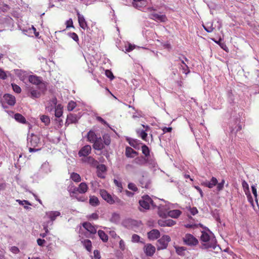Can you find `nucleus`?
I'll list each match as a JSON object with an SVG mask.
<instances>
[{"label": "nucleus", "mask_w": 259, "mask_h": 259, "mask_svg": "<svg viewBox=\"0 0 259 259\" xmlns=\"http://www.w3.org/2000/svg\"><path fill=\"white\" fill-rule=\"evenodd\" d=\"M27 140V145L30 152H36L40 150L42 142L40 135L33 133L28 134Z\"/></svg>", "instance_id": "nucleus-1"}, {"label": "nucleus", "mask_w": 259, "mask_h": 259, "mask_svg": "<svg viewBox=\"0 0 259 259\" xmlns=\"http://www.w3.org/2000/svg\"><path fill=\"white\" fill-rule=\"evenodd\" d=\"M170 208L166 204L165 205L160 204L159 206V214L160 217L166 218L167 216L172 218H178L182 213V212L178 209L168 211Z\"/></svg>", "instance_id": "nucleus-2"}, {"label": "nucleus", "mask_w": 259, "mask_h": 259, "mask_svg": "<svg viewBox=\"0 0 259 259\" xmlns=\"http://www.w3.org/2000/svg\"><path fill=\"white\" fill-rule=\"evenodd\" d=\"M200 240L202 242V248H214L215 239L210 233L202 231Z\"/></svg>", "instance_id": "nucleus-3"}, {"label": "nucleus", "mask_w": 259, "mask_h": 259, "mask_svg": "<svg viewBox=\"0 0 259 259\" xmlns=\"http://www.w3.org/2000/svg\"><path fill=\"white\" fill-rule=\"evenodd\" d=\"M147 2L146 0H133V5L134 7L144 12H151L152 11H156L153 7L146 8Z\"/></svg>", "instance_id": "nucleus-4"}, {"label": "nucleus", "mask_w": 259, "mask_h": 259, "mask_svg": "<svg viewBox=\"0 0 259 259\" xmlns=\"http://www.w3.org/2000/svg\"><path fill=\"white\" fill-rule=\"evenodd\" d=\"M183 241L185 244L190 246H196L198 244V240L193 235L187 233L183 237Z\"/></svg>", "instance_id": "nucleus-5"}, {"label": "nucleus", "mask_w": 259, "mask_h": 259, "mask_svg": "<svg viewBox=\"0 0 259 259\" xmlns=\"http://www.w3.org/2000/svg\"><path fill=\"white\" fill-rule=\"evenodd\" d=\"M139 204L141 208L140 210L142 211L143 209H149L150 205H153V201L151 198L148 195L144 196L142 199L139 200Z\"/></svg>", "instance_id": "nucleus-6"}, {"label": "nucleus", "mask_w": 259, "mask_h": 259, "mask_svg": "<svg viewBox=\"0 0 259 259\" xmlns=\"http://www.w3.org/2000/svg\"><path fill=\"white\" fill-rule=\"evenodd\" d=\"M100 194L102 198L110 204H114L118 200L117 197L111 196L105 190H101Z\"/></svg>", "instance_id": "nucleus-7"}, {"label": "nucleus", "mask_w": 259, "mask_h": 259, "mask_svg": "<svg viewBox=\"0 0 259 259\" xmlns=\"http://www.w3.org/2000/svg\"><path fill=\"white\" fill-rule=\"evenodd\" d=\"M170 241V238L168 235L163 236L160 239L158 240V249H163L167 247L169 242Z\"/></svg>", "instance_id": "nucleus-8"}, {"label": "nucleus", "mask_w": 259, "mask_h": 259, "mask_svg": "<svg viewBox=\"0 0 259 259\" xmlns=\"http://www.w3.org/2000/svg\"><path fill=\"white\" fill-rule=\"evenodd\" d=\"M82 226L88 233H89V234L86 235L87 237H92V235H94L97 233V229L90 223H84L82 224Z\"/></svg>", "instance_id": "nucleus-9"}, {"label": "nucleus", "mask_w": 259, "mask_h": 259, "mask_svg": "<svg viewBox=\"0 0 259 259\" xmlns=\"http://www.w3.org/2000/svg\"><path fill=\"white\" fill-rule=\"evenodd\" d=\"M92 151V148L90 145H85L83 146L82 148L78 152V155L80 157H83V158L87 157L89 155Z\"/></svg>", "instance_id": "nucleus-10"}, {"label": "nucleus", "mask_w": 259, "mask_h": 259, "mask_svg": "<svg viewBox=\"0 0 259 259\" xmlns=\"http://www.w3.org/2000/svg\"><path fill=\"white\" fill-rule=\"evenodd\" d=\"M155 247L151 244H147L144 247V251L147 256H152L155 252Z\"/></svg>", "instance_id": "nucleus-11"}, {"label": "nucleus", "mask_w": 259, "mask_h": 259, "mask_svg": "<svg viewBox=\"0 0 259 259\" xmlns=\"http://www.w3.org/2000/svg\"><path fill=\"white\" fill-rule=\"evenodd\" d=\"M3 99L4 101L10 106H14L16 103L15 97L11 94L4 95Z\"/></svg>", "instance_id": "nucleus-12"}, {"label": "nucleus", "mask_w": 259, "mask_h": 259, "mask_svg": "<svg viewBox=\"0 0 259 259\" xmlns=\"http://www.w3.org/2000/svg\"><path fill=\"white\" fill-rule=\"evenodd\" d=\"M150 18L157 22H164L167 21V18L165 15H160L153 13L150 15Z\"/></svg>", "instance_id": "nucleus-13"}, {"label": "nucleus", "mask_w": 259, "mask_h": 259, "mask_svg": "<svg viewBox=\"0 0 259 259\" xmlns=\"http://www.w3.org/2000/svg\"><path fill=\"white\" fill-rule=\"evenodd\" d=\"M81 161L83 163L90 164L92 166H96L98 161L92 156H87L81 158Z\"/></svg>", "instance_id": "nucleus-14"}, {"label": "nucleus", "mask_w": 259, "mask_h": 259, "mask_svg": "<svg viewBox=\"0 0 259 259\" xmlns=\"http://www.w3.org/2000/svg\"><path fill=\"white\" fill-rule=\"evenodd\" d=\"M93 148L97 150H101L104 148V144L100 137H98L93 143Z\"/></svg>", "instance_id": "nucleus-15"}, {"label": "nucleus", "mask_w": 259, "mask_h": 259, "mask_svg": "<svg viewBox=\"0 0 259 259\" xmlns=\"http://www.w3.org/2000/svg\"><path fill=\"white\" fill-rule=\"evenodd\" d=\"M77 15L79 26L83 29L85 30L88 28V25L84 16L81 15L78 12L77 13Z\"/></svg>", "instance_id": "nucleus-16"}, {"label": "nucleus", "mask_w": 259, "mask_h": 259, "mask_svg": "<svg viewBox=\"0 0 259 259\" xmlns=\"http://www.w3.org/2000/svg\"><path fill=\"white\" fill-rule=\"evenodd\" d=\"M60 215V212L58 211H50L46 212L45 218L50 219L51 221H55L57 217Z\"/></svg>", "instance_id": "nucleus-17"}, {"label": "nucleus", "mask_w": 259, "mask_h": 259, "mask_svg": "<svg viewBox=\"0 0 259 259\" xmlns=\"http://www.w3.org/2000/svg\"><path fill=\"white\" fill-rule=\"evenodd\" d=\"M218 184L217 179L212 177L210 181H205L202 183V185L207 187L209 188H212Z\"/></svg>", "instance_id": "nucleus-18"}, {"label": "nucleus", "mask_w": 259, "mask_h": 259, "mask_svg": "<svg viewBox=\"0 0 259 259\" xmlns=\"http://www.w3.org/2000/svg\"><path fill=\"white\" fill-rule=\"evenodd\" d=\"M160 236V232L157 229H153L148 233V237L150 240H155Z\"/></svg>", "instance_id": "nucleus-19"}, {"label": "nucleus", "mask_w": 259, "mask_h": 259, "mask_svg": "<svg viewBox=\"0 0 259 259\" xmlns=\"http://www.w3.org/2000/svg\"><path fill=\"white\" fill-rule=\"evenodd\" d=\"M120 220V216L118 213L113 212L111 214L109 221L114 224H118Z\"/></svg>", "instance_id": "nucleus-20"}, {"label": "nucleus", "mask_w": 259, "mask_h": 259, "mask_svg": "<svg viewBox=\"0 0 259 259\" xmlns=\"http://www.w3.org/2000/svg\"><path fill=\"white\" fill-rule=\"evenodd\" d=\"M138 152L133 150L131 147H127L125 149V155L127 157L133 158L138 155Z\"/></svg>", "instance_id": "nucleus-21"}, {"label": "nucleus", "mask_w": 259, "mask_h": 259, "mask_svg": "<svg viewBox=\"0 0 259 259\" xmlns=\"http://www.w3.org/2000/svg\"><path fill=\"white\" fill-rule=\"evenodd\" d=\"M97 135L93 131H90L87 135L88 141L93 143L98 138Z\"/></svg>", "instance_id": "nucleus-22"}, {"label": "nucleus", "mask_w": 259, "mask_h": 259, "mask_svg": "<svg viewBox=\"0 0 259 259\" xmlns=\"http://www.w3.org/2000/svg\"><path fill=\"white\" fill-rule=\"evenodd\" d=\"M28 80L30 83L37 85L40 82L41 79L36 75H30L28 76Z\"/></svg>", "instance_id": "nucleus-23"}, {"label": "nucleus", "mask_w": 259, "mask_h": 259, "mask_svg": "<svg viewBox=\"0 0 259 259\" xmlns=\"http://www.w3.org/2000/svg\"><path fill=\"white\" fill-rule=\"evenodd\" d=\"M17 74L19 78L24 82L27 79H28V76H29L26 72L22 70H20Z\"/></svg>", "instance_id": "nucleus-24"}, {"label": "nucleus", "mask_w": 259, "mask_h": 259, "mask_svg": "<svg viewBox=\"0 0 259 259\" xmlns=\"http://www.w3.org/2000/svg\"><path fill=\"white\" fill-rule=\"evenodd\" d=\"M146 158L143 156L138 157L134 159V162L139 165H144L146 163Z\"/></svg>", "instance_id": "nucleus-25"}, {"label": "nucleus", "mask_w": 259, "mask_h": 259, "mask_svg": "<svg viewBox=\"0 0 259 259\" xmlns=\"http://www.w3.org/2000/svg\"><path fill=\"white\" fill-rule=\"evenodd\" d=\"M88 189V185L85 183H81L77 188V191L80 193H85Z\"/></svg>", "instance_id": "nucleus-26"}, {"label": "nucleus", "mask_w": 259, "mask_h": 259, "mask_svg": "<svg viewBox=\"0 0 259 259\" xmlns=\"http://www.w3.org/2000/svg\"><path fill=\"white\" fill-rule=\"evenodd\" d=\"M176 224V222L172 220H167L165 221H159V224L162 226H172Z\"/></svg>", "instance_id": "nucleus-27"}, {"label": "nucleus", "mask_w": 259, "mask_h": 259, "mask_svg": "<svg viewBox=\"0 0 259 259\" xmlns=\"http://www.w3.org/2000/svg\"><path fill=\"white\" fill-rule=\"evenodd\" d=\"M29 93L30 95L29 96L33 99L40 97L41 94L40 92L34 89H30L29 90Z\"/></svg>", "instance_id": "nucleus-28"}, {"label": "nucleus", "mask_w": 259, "mask_h": 259, "mask_svg": "<svg viewBox=\"0 0 259 259\" xmlns=\"http://www.w3.org/2000/svg\"><path fill=\"white\" fill-rule=\"evenodd\" d=\"M89 202L90 204L93 206H96L99 205L100 203L98 198L95 196H90Z\"/></svg>", "instance_id": "nucleus-29"}, {"label": "nucleus", "mask_w": 259, "mask_h": 259, "mask_svg": "<svg viewBox=\"0 0 259 259\" xmlns=\"http://www.w3.org/2000/svg\"><path fill=\"white\" fill-rule=\"evenodd\" d=\"M14 118L17 121L22 123H25L26 121L25 117L19 113L15 114L14 115Z\"/></svg>", "instance_id": "nucleus-30"}, {"label": "nucleus", "mask_w": 259, "mask_h": 259, "mask_svg": "<svg viewBox=\"0 0 259 259\" xmlns=\"http://www.w3.org/2000/svg\"><path fill=\"white\" fill-rule=\"evenodd\" d=\"M63 113V107L61 105H58L55 109V116L57 117H60L62 116Z\"/></svg>", "instance_id": "nucleus-31"}, {"label": "nucleus", "mask_w": 259, "mask_h": 259, "mask_svg": "<svg viewBox=\"0 0 259 259\" xmlns=\"http://www.w3.org/2000/svg\"><path fill=\"white\" fill-rule=\"evenodd\" d=\"M98 235L100 238L104 242H106L108 240V237L106 234L102 230H99L98 232Z\"/></svg>", "instance_id": "nucleus-32"}, {"label": "nucleus", "mask_w": 259, "mask_h": 259, "mask_svg": "<svg viewBox=\"0 0 259 259\" xmlns=\"http://www.w3.org/2000/svg\"><path fill=\"white\" fill-rule=\"evenodd\" d=\"M81 242L82 243L83 245L86 248V249L89 251H91L92 250V242L90 240L85 239L83 241H82Z\"/></svg>", "instance_id": "nucleus-33"}, {"label": "nucleus", "mask_w": 259, "mask_h": 259, "mask_svg": "<svg viewBox=\"0 0 259 259\" xmlns=\"http://www.w3.org/2000/svg\"><path fill=\"white\" fill-rule=\"evenodd\" d=\"M176 252L180 255H185V253L186 252V248L185 247H179V246H176Z\"/></svg>", "instance_id": "nucleus-34"}, {"label": "nucleus", "mask_w": 259, "mask_h": 259, "mask_svg": "<svg viewBox=\"0 0 259 259\" xmlns=\"http://www.w3.org/2000/svg\"><path fill=\"white\" fill-rule=\"evenodd\" d=\"M37 85L41 93H44L46 91L47 83L45 82H43L42 80L40 81V82Z\"/></svg>", "instance_id": "nucleus-35"}, {"label": "nucleus", "mask_w": 259, "mask_h": 259, "mask_svg": "<svg viewBox=\"0 0 259 259\" xmlns=\"http://www.w3.org/2000/svg\"><path fill=\"white\" fill-rule=\"evenodd\" d=\"M71 179L75 182H79L81 181V177L77 173L72 172L70 175Z\"/></svg>", "instance_id": "nucleus-36"}, {"label": "nucleus", "mask_w": 259, "mask_h": 259, "mask_svg": "<svg viewBox=\"0 0 259 259\" xmlns=\"http://www.w3.org/2000/svg\"><path fill=\"white\" fill-rule=\"evenodd\" d=\"M146 163H148L150 167H154L156 165V163L154 159L151 158L149 156L146 157Z\"/></svg>", "instance_id": "nucleus-37"}, {"label": "nucleus", "mask_w": 259, "mask_h": 259, "mask_svg": "<svg viewBox=\"0 0 259 259\" xmlns=\"http://www.w3.org/2000/svg\"><path fill=\"white\" fill-rule=\"evenodd\" d=\"M182 63L183 65H181V68L182 70L183 73H185L186 74H188L189 73L190 71L189 70L187 65L185 63V62L183 60L182 61Z\"/></svg>", "instance_id": "nucleus-38"}, {"label": "nucleus", "mask_w": 259, "mask_h": 259, "mask_svg": "<svg viewBox=\"0 0 259 259\" xmlns=\"http://www.w3.org/2000/svg\"><path fill=\"white\" fill-rule=\"evenodd\" d=\"M142 151L143 154L145 155V157H147L149 156L150 150L149 148L145 145L142 146Z\"/></svg>", "instance_id": "nucleus-39"}, {"label": "nucleus", "mask_w": 259, "mask_h": 259, "mask_svg": "<svg viewBox=\"0 0 259 259\" xmlns=\"http://www.w3.org/2000/svg\"><path fill=\"white\" fill-rule=\"evenodd\" d=\"M203 27L204 28V29L208 32H212L214 29L213 27H212V23H207L206 26L203 25Z\"/></svg>", "instance_id": "nucleus-40"}, {"label": "nucleus", "mask_w": 259, "mask_h": 259, "mask_svg": "<svg viewBox=\"0 0 259 259\" xmlns=\"http://www.w3.org/2000/svg\"><path fill=\"white\" fill-rule=\"evenodd\" d=\"M40 119L41 121L45 123V125H48L50 123V118L47 115H43L41 116Z\"/></svg>", "instance_id": "nucleus-41"}, {"label": "nucleus", "mask_w": 259, "mask_h": 259, "mask_svg": "<svg viewBox=\"0 0 259 259\" xmlns=\"http://www.w3.org/2000/svg\"><path fill=\"white\" fill-rule=\"evenodd\" d=\"M103 139L104 140V145H109L110 144V138L108 135H104L103 136Z\"/></svg>", "instance_id": "nucleus-42"}, {"label": "nucleus", "mask_w": 259, "mask_h": 259, "mask_svg": "<svg viewBox=\"0 0 259 259\" xmlns=\"http://www.w3.org/2000/svg\"><path fill=\"white\" fill-rule=\"evenodd\" d=\"M76 103L74 101H70L68 103V106H67V109L69 111H72L73 110L75 107H76Z\"/></svg>", "instance_id": "nucleus-43"}, {"label": "nucleus", "mask_w": 259, "mask_h": 259, "mask_svg": "<svg viewBox=\"0 0 259 259\" xmlns=\"http://www.w3.org/2000/svg\"><path fill=\"white\" fill-rule=\"evenodd\" d=\"M242 185L245 193L247 194V193L249 192V186L247 183L245 181H243L242 182Z\"/></svg>", "instance_id": "nucleus-44"}, {"label": "nucleus", "mask_w": 259, "mask_h": 259, "mask_svg": "<svg viewBox=\"0 0 259 259\" xmlns=\"http://www.w3.org/2000/svg\"><path fill=\"white\" fill-rule=\"evenodd\" d=\"M136 47L139 48V47H136L135 45H133L132 44H128L127 46H125V49L126 52H130L135 49Z\"/></svg>", "instance_id": "nucleus-45"}, {"label": "nucleus", "mask_w": 259, "mask_h": 259, "mask_svg": "<svg viewBox=\"0 0 259 259\" xmlns=\"http://www.w3.org/2000/svg\"><path fill=\"white\" fill-rule=\"evenodd\" d=\"M128 188L130 190H132L135 192L138 191V188L137 187L136 185L133 183H130L128 184Z\"/></svg>", "instance_id": "nucleus-46"}, {"label": "nucleus", "mask_w": 259, "mask_h": 259, "mask_svg": "<svg viewBox=\"0 0 259 259\" xmlns=\"http://www.w3.org/2000/svg\"><path fill=\"white\" fill-rule=\"evenodd\" d=\"M12 88L13 91L16 93H20L21 92V89L19 86L16 84H12Z\"/></svg>", "instance_id": "nucleus-47"}, {"label": "nucleus", "mask_w": 259, "mask_h": 259, "mask_svg": "<svg viewBox=\"0 0 259 259\" xmlns=\"http://www.w3.org/2000/svg\"><path fill=\"white\" fill-rule=\"evenodd\" d=\"M138 133L139 134V135L140 136V137H141V138L143 140L146 141L147 134L144 131L142 130V131H138Z\"/></svg>", "instance_id": "nucleus-48"}, {"label": "nucleus", "mask_w": 259, "mask_h": 259, "mask_svg": "<svg viewBox=\"0 0 259 259\" xmlns=\"http://www.w3.org/2000/svg\"><path fill=\"white\" fill-rule=\"evenodd\" d=\"M224 184H225V180H222L221 182L217 184V190L219 191L222 190L224 188Z\"/></svg>", "instance_id": "nucleus-49"}, {"label": "nucleus", "mask_w": 259, "mask_h": 259, "mask_svg": "<svg viewBox=\"0 0 259 259\" xmlns=\"http://www.w3.org/2000/svg\"><path fill=\"white\" fill-rule=\"evenodd\" d=\"M114 183L115 185L118 188L119 191L121 192L122 189V184L120 182H119L117 180H114Z\"/></svg>", "instance_id": "nucleus-50"}, {"label": "nucleus", "mask_w": 259, "mask_h": 259, "mask_svg": "<svg viewBox=\"0 0 259 259\" xmlns=\"http://www.w3.org/2000/svg\"><path fill=\"white\" fill-rule=\"evenodd\" d=\"M105 74L107 77L109 78L111 80H112L114 78V76L112 72L109 70H106Z\"/></svg>", "instance_id": "nucleus-51"}, {"label": "nucleus", "mask_w": 259, "mask_h": 259, "mask_svg": "<svg viewBox=\"0 0 259 259\" xmlns=\"http://www.w3.org/2000/svg\"><path fill=\"white\" fill-rule=\"evenodd\" d=\"M7 77V75L6 72H5L2 69L0 68V78L2 79H5Z\"/></svg>", "instance_id": "nucleus-52"}, {"label": "nucleus", "mask_w": 259, "mask_h": 259, "mask_svg": "<svg viewBox=\"0 0 259 259\" xmlns=\"http://www.w3.org/2000/svg\"><path fill=\"white\" fill-rule=\"evenodd\" d=\"M140 236L137 234L132 236V241L134 242H138L140 241Z\"/></svg>", "instance_id": "nucleus-53"}, {"label": "nucleus", "mask_w": 259, "mask_h": 259, "mask_svg": "<svg viewBox=\"0 0 259 259\" xmlns=\"http://www.w3.org/2000/svg\"><path fill=\"white\" fill-rule=\"evenodd\" d=\"M69 36L75 41L77 42L78 41V37L75 33H70Z\"/></svg>", "instance_id": "nucleus-54"}, {"label": "nucleus", "mask_w": 259, "mask_h": 259, "mask_svg": "<svg viewBox=\"0 0 259 259\" xmlns=\"http://www.w3.org/2000/svg\"><path fill=\"white\" fill-rule=\"evenodd\" d=\"M119 248L121 250H124L125 248V245L123 240L121 239L119 242Z\"/></svg>", "instance_id": "nucleus-55"}, {"label": "nucleus", "mask_w": 259, "mask_h": 259, "mask_svg": "<svg viewBox=\"0 0 259 259\" xmlns=\"http://www.w3.org/2000/svg\"><path fill=\"white\" fill-rule=\"evenodd\" d=\"M17 201L21 205H24V204L30 205V203L27 200H17Z\"/></svg>", "instance_id": "nucleus-56"}, {"label": "nucleus", "mask_w": 259, "mask_h": 259, "mask_svg": "<svg viewBox=\"0 0 259 259\" xmlns=\"http://www.w3.org/2000/svg\"><path fill=\"white\" fill-rule=\"evenodd\" d=\"M94 259H100L99 251L97 250L94 251Z\"/></svg>", "instance_id": "nucleus-57"}, {"label": "nucleus", "mask_w": 259, "mask_h": 259, "mask_svg": "<svg viewBox=\"0 0 259 259\" xmlns=\"http://www.w3.org/2000/svg\"><path fill=\"white\" fill-rule=\"evenodd\" d=\"M45 242L46 241L44 239L39 238L37 240V243L39 246H43Z\"/></svg>", "instance_id": "nucleus-58"}, {"label": "nucleus", "mask_w": 259, "mask_h": 259, "mask_svg": "<svg viewBox=\"0 0 259 259\" xmlns=\"http://www.w3.org/2000/svg\"><path fill=\"white\" fill-rule=\"evenodd\" d=\"M98 169L103 172L105 171L106 170V166L104 164H101L98 166Z\"/></svg>", "instance_id": "nucleus-59"}, {"label": "nucleus", "mask_w": 259, "mask_h": 259, "mask_svg": "<svg viewBox=\"0 0 259 259\" xmlns=\"http://www.w3.org/2000/svg\"><path fill=\"white\" fill-rule=\"evenodd\" d=\"M10 250L14 253H17L19 251L18 248L16 246L11 247Z\"/></svg>", "instance_id": "nucleus-60"}, {"label": "nucleus", "mask_w": 259, "mask_h": 259, "mask_svg": "<svg viewBox=\"0 0 259 259\" xmlns=\"http://www.w3.org/2000/svg\"><path fill=\"white\" fill-rule=\"evenodd\" d=\"M251 189H252V192L253 195L256 199L257 194V191H256V189L255 187L254 186H252Z\"/></svg>", "instance_id": "nucleus-61"}, {"label": "nucleus", "mask_w": 259, "mask_h": 259, "mask_svg": "<svg viewBox=\"0 0 259 259\" xmlns=\"http://www.w3.org/2000/svg\"><path fill=\"white\" fill-rule=\"evenodd\" d=\"M99 218L98 214L97 213H93L90 215V219L93 220H97Z\"/></svg>", "instance_id": "nucleus-62"}, {"label": "nucleus", "mask_w": 259, "mask_h": 259, "mask_svg": "<svg viewBox=\"0 0 259 259\" xmlns=\"http://www.w3.org/2000/svg\"><path fill=\"white\" fill-rule=\"evenodd\" d=\"M109 234L113 238H119V236H117L115 232L114 231H109Z\"/></svg>", "instance_id": "nucleus-63"}, {"label": "nucleus", "mask_w": 259, "mask_h": 259, "mask_svg": "<svg viewBox=\"0 0 259 259\" xmlns=\"http://www.w3.org/2000/svg\"><path fill=\"white\" fill-rule=\"evenodd\" d=\"M96 119L100 122H101V123H102L103 124H105V125H107V123L106 122V121H105L102 117H100V116H97L96 117Z\"/></svg>", "instance_id": "nucleus-64"}]
</instances>
